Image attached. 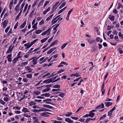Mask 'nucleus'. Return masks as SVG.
Returning a JSON list of instances; mask_svg holds the SVG:
<instances>
[{"label":"nucleus","mask_w":123,"mask_h":123,"mask_svg":"<svg viewBox=\"0 0 123 123\" xmlns=\"http://www.w3.org/2000/svg\"><path fill=\"white\" fill-rule=\"evenodd\" d=\"M41 56L36 58L37 57H33L32 58L29 59L28 60L29 61L32 60L30 63V64L31 65V67H33L34 66V65H36L37 63V62L38 59Z\"/></svg>","instance_id":"1"},{"label":"nucleus","mask_w":123,"mask_h":123,"mask_svg":"<svg viewBox=\"0 0 123 123\" xmlns=\"http://www.w3.org/2000/svg\"><path fill=\"white\" fill-rule=\"evenodd\" d=\"M25 5V3H23L22 4L20 8V11L19 13H18V15L15 18V19L16 20H18L20 17V16L21 15V13L22 12V11L23 10V7H24Z\"/></svg>","instance_id":"2"},{"label":"nucleus","mask_w":123,"mask_h":123,"mask_svg":"<svg viewBox=\"0 0 123 123\" xmlns=\"http://www.w3.org/2000/svg\"><path fill=\"white\" fill-rule=\"evenodd\" d=\"M35 43L33 41L32 42L30 43V42H28L27 43L25 44L24 46L26 47L25 48L28 49L30 48L33 44Z\"/></svg>","instance_id":"3"},{"label":"nucleus","mask_w":123,"mask_h":123,"mask_svg":"<svg viewBox=\"0 0 123 123\" xmlns=\"http://www.w3.org/2000/svg\"><path fill=\"white\" fill-rule=\"evenodd\" d=\"M52 99H51L47 98L46 99L43 100V101L44 102H45V104H49L52 105H54V104H53V103H51V102H51L52 101Z\"/></svg>","instance_id":"4"},{"label":"nucleus","mask_w":123,"mask_h":123,"mask_svg":"<svg viewBox=\"0 0 123 123\" xmlns=\"http://www.w3.org/2000/svg\"><path fill=\"white\" fill-rule=\"evenodd\" d=\"M8 21L7 20H5L2 23V27L4 28H5L8 24Z\"/></svg>","instance_id":"5"},{"label":"nucleus","mask_w":123,"mask_h":123,"mask_svg":"<svg viewBox=\"0 0 123 123\" xmlns=\"http://www.w3.org/2000/svg\"><path fill=\"white\" fill-rule=\"evenodd\" d=\"M12 45H11L10 46L8 49V50L6 52V54H8L9 53H10L12 52L14 46V45H13L12 47Z\"/></svg>","instance_id":"6"},{"label":"nucleus","mask_w":123,"mask_h":123,"mask_svg":"<svg viewBox=\"0 0 123 123\" xmlns=\"http://www.w3.org/2000/svg\"><path fill=\"white\" fill-rule=\"evenodd\" d=\"M25 69L26 71H28V73H30L33 70V69H32L29 66H26L25 67Z\"/></svg>","instance_id":"7"},{"label":"nucleus","mask_w":123,"mask_h":123,"mask_svg":"<svg viewBox=\"0 0 123 123\" xmlns=\"http://www.w3.org/2000/svg\"><path fill=\"white\" fill-rule=\"evenodd\" d=\"M59 2L58 1L56 2L53 6H52V9H53L54 10H56L57 8L59 6L58 5V4L59 3Z\"/></svg>","instance_id":"8"},{"label":"nucleus","mask_w":123,"mask_h":123,"mask_svg":"<svg viewBox=\"0 0 123 123\" xmlns=\"http://www.w3.org/2000/svg\"><path fill=\"white\" fill-rule=\"evenodd\" d=\"M43 107L46 108H48L50 109H53L54 107L52 106H50L49 105L44 104L43 105Z\"/></svg>","instance_id":"9"},{"label":"nucleus","mask_w":123,"mask_h":123,"mask_svg":"<svg viewBox=\"0 0 123 123\" xmlns=\"http://www.w3.org/2000/svg\"><path fill=\"white\" fill-rule=\"evenodd\" d=\"M104 107V105L103 103H101L100 105H98L97 106V107L95 109H102V108H103Z\"/></svg>","instance_id":"10"},{"label":"nucleus","mask_w":123,"mask_h":123,"mask_svg":"<svg viewBox=\"0 0 123 123\" xmlns=\"http://www.w3.org/2000/svg\"><path fill=\"white\" fill-rule=\"evenodd\" d=\"M104 104L105 106L107 107H109L112 104V102H105L104 103Z\"/></svg>","instance_id":"11"},{"label":"nucleus","mask_w":123,"mask_h":123,"mask_svg":"<svg viewBox=\"0 0 123 123\" xmlns=\"http://www.w3.org/2000/svg\"><path fill=\"white\" fill-rule=\"evenodd\" d=\"M56 48L55 47L54 48H52L50 49L47 52L48 54H49L52 53L54 50L56 49Z\"/></svg>","instance_id":"12"},{"label":"nucleus","mask_w":123,"mask_h":123,"mask_svg":"<svg viewBox=\"0 0 123 123\" xmlns=\"http://www.w3.org/2000/svg\"><path fill=\"white\" fill-rule=\"evenodd\" d=\"M12 56V54H11L9 55H8L6 57L7 59V61L9 62H10L12 60V58H11Z\"/></svg>","instance_id":"13"},{"label":"nucleus","mask_w":123,"mask_h":123,"mask_svg":"<svg viewBox=\"0 0 123 123\" xmlns=\"http://www.w3.org/2000/svg\"><path fill=\"white\" fill-rule=\"evenodd\" d=\"M80 76V75L79 74V73H76L75 74H72L70 75L71 77L73 76H76L77 77H78Z\"/></svg>","instance_id":"14"},{"label":"nucleus","mask_w":123,"mask_h":123,"mask_svg":"<svg viewBox=\"0 0 123 123\" xmlns=\"http://www.w3.org/2000/svg\"><path fill=\"white\" fill-rule=\"evenodd\" d=\"M65 121L68 123H72L73 122V121L71 120L69 118H67L65 119Z\"/></svg>","instance_id":"15"},{"label":"nucleus","mask_w":123,"mask_h":123,"mask_svg":"<svg viewBox=\"0 0 123 123\" xmlns=\"http://www.w3.org/2000/svg\"><path fill=\"white\" fill-rule=\"evenodd\" d=\"M111 21H114L115 19V17L113 15L112 16L111 15H109L108 18Z\"/></svg>","instance_id":"16"},{"label":"nucleus","mask_w":123,"mask_h":123,"mask_svg":"<svg viewBox=\"0 0 123 123\" xmlns=\"http://www.w3.org/2000/svg\"><path fill=\"white\" fill-rule=\"evenodd\" d=\"M41 115L42 116L46 117H49V115H48L47 113H46V112L42 113L41 114Z\"/></svg>","instance_id":"17"},{"label":"nucleus","mask_w":123,"mask_h":123,"mask_svg":"<svg viewBox=\"0 0 123 123\" xmlns=\"http://www.w3.org/2000/svg\"><path fill=\"white\" fill-rule=\"evenodd\" d=\"M51 82L52 81L50 79L44 80V81H43V83H46L47 84H48Z\"/></svg>","instance_id":"18"},{"label":"nucleus","mask_w":123,"mask_h":123,"mask_svg":"<svg viewBox=\"0 0 123 123\" xmlns=\"http://www.w3.org/2000/svg\"><path fill=\"white\" fill-rule=\"evenodd\" d=\"M60 17L59 18L57 19H54L53 18L52 21V25H53L57 22L58 20L60 18Z\"/></svg>","instance_id":"19"},{"label":"nucleus","mask_w":123,"mask_h":123,"mask_svg":"<svg viewBox=\"0 0 123 123\" xmlns=\"http://www.w3.org/2000/svg\"><path fill=\"white\" fill-rule=\"evenodd\" d=\"M22 111L25 113L30 112V111L28 110L27 108L25 107L23 108Z\"/></svg>","instance_id":"20"},{"label":"nucleus","mask_w":123,"mask_h":123,"mask_svg":"<svg viewBox=\"0 0 123 123\" xmlns=\"http://www.w3.org/2000/svg\"><path fill=\"white\" fill-rule=\"evenodd\" d=\"M37 22L35 23L32 26V28L33 29V30L34 31L35 30H36L37 29Z\"/></svg>","instance_id":"21"},{"label":"nucleus","mask_w":123,"mask_h":123,"mask_svg":"<svg viewBox=\"0 0 123 123\" xmlns=\"http://www.w3.org/2000/svg\"><path fill=\"white\" fill-rule=\"evenodd\" d=\"M42 96H45L46 97H49L50 96V93H45L41 95Z\"/></svg>","instance_id":"22"},{"label":"nucleus","mask_w":123,"mask_h":123,"mask_svg":"<svg viewBox=\"0 0 123 123\" xmlns=\"http://www.w3.org/2000/svg\"><path fill=\"white\" fill-rule=\"evenodd\" d=\"M58 41L57 40H55L51 44V46H52L54 45H56L58 43Z\"/></svg>","instance_id":"23"},{"label":"nucleus","mask_w":123,"mask_h":123,"mask_svg":"<svg viewBox=\"0 0 123 123\" xmlns=\"http://www.w3.org/2000/svg\"><path fill=\"white\" fill-rule=\"evenodd\" d=\"M51 9V7H49L47 9H46L43 12V14L44 15H45L46 13L49 11Z\"/></svg>","instance_id":"24"},{"label":"nucleus","mask_w":123,"mask_h":123,"mask_svg":"<svg viewBox=\"0 0 123 123\" xmlns=\"http://www.w3.org/2000/svg\"><path fill=\"white\" fill-rule=\"evenodd\" d=\"M26 23V21H25L20 26V28L21 29L23 28L25 26Z\"/></svg>","instance_id":"25"},{"label":"nucleus","mask_w":123,"mask_h":123,"mask_svg":"<svg viewBox=\"0 0 123 123\" xmlns=\"http://www.w3.org/2000/svg\"><path fill=\"white\" fill-rule=\"evenodd\" d=\"M28 64V62L26 61L22 63L21 66L22 67L25 66L27 65Z\"/></svg>","instance_id":"26"},{"label":"nucleus","mask_w":123,"mask_h":123,"mask_svg":"<svg viewBox=\"0 0 123 123\" xmlns=\"http://www.w3.org/2000/svg\"><path fill=\"white\" fill-rule=\"evenodd\" d=\"M89 117H91L92 118L94 116L95 114L90 111L89 112Z\"/></svg>","instance_id":"27"},{"label":"nucleus","mask_w":123,"mask_h":123,"mask_svg":"<svg viewBox=\"0 0 123 123\" xmlns=\"http://www.w3.org/2000/svg\"><path fill=\"white\" fill-rule=\"evenodd\" d=\"M49 38V37H47L46 38H44L43 39L41 40V41L42 43H43L46 42V41Z\"/></svg>","instance_id":"28"},{"label":"nucleus","mask_w":123,"mask_h":123,"mask_svg":"<svg viewBox=\"0 0 123 123\" xmlns=\"http://www.w3.org/2000/svg\"><path fill=\"white\" fill-rule=\"evenodd\" d=\"M35 102H34V101H31L29 103V105L30 106H31L32 105H35L36 104Z\"/></svg>","instance_id":"29"},{"label":"nucleus","mask_w":123,"mask_h":123,"mask_svg":"<svg viewBox=\"0 0 123 123\" xmlns=\"http://www.w3.org/2000/svg\"><path fill=\"white\" fill-rule=\"evenodd\" d=\"M51 30V29L50 28L45 31L47 35H49L50 34Z\"/></svg>","instance_id":"30"},{"label":"nucleus","mask_w":123,"mask_h":123,"mask_svg":"<svg viewBox=\"0 0 123 123\" xmlns=\"http://www.w3.org/2000/svg\"><path fill=\"white\" fill-rule=\"evenodd\" d=\"M87 41L90 44H91L94 42V40L92 39H91L89 38L87 39Z\"/></svg>","instance_id":"31"},{"label":"nucleus","mask_w":123,"mask_h":123,"mask_svg":"<svg viewBox=\"0 0 123 123\" xmlns=\"http://www.w3.org/2000/svg\"><path fill=\"white\" fill-rule=\"evenodd\" d=\"M50 88H48V89L45 88L43 89L42 91V92L44 93L45 92H47L48 91H50Z\"/></svg>","instance_id":"32"},{"label":"nucleus","mask_w":123,"mask_h":123,"mask_svg":"<svg viewBox=\"0 0 123 123\" xmlns=\"http://www.w3.org/2000/svg\"><path fill=\"white\" fill-rule=\"evenodd\" d=\"M26 75L27 78L29 79L32 78V74H27Z\"/></svg>","instance_id":"33"},{"label":"nucleus","mask_w":123,"mask_h":123,"mask_svg":"<svg viewBox=\"0 0 123 123\" xmlns=\"http://www.w3.org/2000/svg\"><path fill=\"white\" fill-rule=\"evenodd\" d=\"M66 3L65 2H64L59 7V9H61L62 8V7L66 5Z\"/></svg>","instance_id":"34"},{"label":"nucleus","mask_w":123,"mask_h":123,"mask_svg":"<svg viewBox=\"0 0 123 123\" xmlns=\"http://www.w3.org/2000/svg\"><path fill=\"white\" fill-rule=\"evenodd\" d=\"M28 4H26L24 7V9L23 10V12L24 13L26 11L28 7Z\"/></svg>","instance_id":"35"},{"label":"nucleus","mask_w":123,"mask_h":123,"mask_svg":"<svg viewBox=\"0 0 123 123\" xmlns=\"http://www.w3.org/2000/svg\"><path fill=\"white\" fill-rule=\"evenodd\" d=\"M35 11V9H33L31 12L30 13V15H29V17H30L32 18V16L33 15V13Z\"/></svg>","instance_id":"36"},{"label":"nucleus","mask_w":123,"mask_h":123,"mask_svg":"<svg viewBox=\"0 0 123 123\" xmlns=\"http://www.w3.org/2000/svg\"><path fill=\"white\" fill-rule=\"evenodd\" d=\"M42 31L41 30H37L35 31V33L37 34H38L40 33Z\"/></svg>","instance_id":"37"},{"label":"nucleus","mask_w":123,"mask_h":123,"mask_svg":"<svg viewBox=\"0 0 123 123\" xmlns=\"http://www.w3.org/2000/svg\"><path fill=\"white\" fill-rule=\"evenodd\" d=\"M54 14L51 15L49 17L47 18L46 19V21H48L53 16Z\"/></svg>","instance_id":"38"},{"label":"nucleus","mask_w":123,"mask_h":123,"mask_svg":"<svg viewBox=\"0 0 123 123\" xmlns=\"http://www.w3.org/2000/svg\"><path fill=\"white\" fill-rule=\"evenodd\" d=\"M18 61V59H17L16 58H14L13 60L12 61V62L14 64H15L16 62L17 61Z\"/></svg>","instance_id":"39"},{"label":"nucleus","mask_w":123,"mask_h":123,"mask_svg":"<svg viewBox=\"0 0 123 123\" xmlns=\"http://www.w3.org/2000/svg\"><path fill=\"white\" fill-rule=\"evenodd\" d=\"M58 95L62 97L63 98V97L64 95V93H62V92H61Z\"/></svg>","instance_id":"40"},{"label":"nucleus","mask_w":123,"mask_h":123,"mask_svg":"<svg viewBox=\"0 0 123 123\" xmlns=\"http://www.w3.org/2000/svg\"><path fill=\"white\" fill-rule=\"evenodd\" d=\"M118 6L117 8V9H119L120 8L122 7V4H121L120 3H118Z\"/></svg>","instance_id":"41"},{"label":"nucleus","mask_w":123,"mask_h":123,"mask_svg":"<svg viewBox=\"0 0 123 123\" xmlns=\"http://www.w3.org/2000/svg\"><path fill=\"white\" fill-rule=\"evenodd\" d=\"M89 64H90L92 63V66L90 68V69H89V71H91L93 69V68L94 67L93 65V64L92 63V62H89Z\"/></svg>","instance_id":"42"},{"label":"nucleus","mask_w":123,"mask_h":123,"mask_svg":"<svg viewBox=\"0 0 123 123\" xmlns=\"http://www.w3.org/2000/svg\"><path fill=\"white\" fill-rule=\"evenodd\" d=\"M19 6H18V5H17L15 8V10L18 11L19 10Z\"/></svg>","instance_id":"43"},{"label":"nucleus","mask_w":123,"mask_h":123,"mask_svg":"<svg viewBox=\"0 0 123 123\" xmlns=\"http://www.w3.org/2000/svg\"><path fill=\"white\" fill-rule=\"evenodd\" d=\"M34 93L35 94V95H39L41 94V92L40 91H37L35 92H34Z\"/></svg>","instance_id":"44"},{"label":"nucleus","mask_w":123,"mask_h":123,"mask_svg":"<svg viewBox=\"0 0 123 123\" xmlns=\"http://www.w3.org/2000/svg\"><path fill=\"white\" fill-rule=\"evenodd\" d=\"M10 26H8L7 27L6 29L5 30V32L6 33H7L8 31L10 29Z\"/></svg>","instance_id":"45"},{"label":"nucleus","mask_w":123,"mask_h":123,"mask_svg":"<svg viewBox=\"0 0 123 123\" xmlns=\"http://www.w3.org/2000/svg\"><path fill=\"white\" fill-rule=\"evenodd\" d=\"M44 0H42L39 3L38 5V7H39V6H40L41 5H42V4L43 3Z\"/></svg>","instance_id":"46"},{"label":"nucleus","mask_w":123,"mask_h":123,"mask_svg":"<svg viewBox=\"0 0 123 123\" xmlns=\"http://www.w3.org/2000/svg\"><path fill=\"white\" fill-rule=\"evenodd\" d=\"M49 0L46 1L44 4L43 5V7H45L49 3Z\"/></svg>","instance_id":"47"},{"label":"nucleus","mask_w":123,"mask_h":123,"mask_svg":"<svg viewBox=\"0 0 123 123\" xmlns=\"http://www.w3.org/2000/svg\"><path fill=\"white\" fill-rule=\"evenodd\" d=\"M13 109H15V110H20V108L17 106H16V107H13Z\"/></svg>","instance_id":"48"},{"label":"nucleus","mask_w":123,"mask_h":123,"mask_svg":"<svg viewBox=\"0 0 123 123\" xmlns=\"http://www.w3.org/2000/svg\"><path fill=\"white\" fill-rule=\"evenodd\" d=\"M68 43H66L63 44L61 46V48L62 49H63L68 44Z\"/></svg>","instance_id":"49"},{"label":"nucleus","mask_w":123,"mask_h":123,"mask_svg":"<svg viewBox=\"0 0 123 123\" xmlns=\"http://www.w3.org/2000/svg\"><path fill=\"white\" fill-rule=\"evenodd\" d=\"M47 109H45L44 108H42L40 109L41 112L47 111Z\"/></svg>","instance_id":"50"},{"label":"nucleus","mask_w":123,"mask_h":123,"mask_svg":"<svg viewBox=\"0 0 123 123\" xmlns=\"http://www.w3.org/2000/svg\"><path fill=\"white\" fill-rule=\"evenodd\" d=\"M112 111H111V110L110 111H109L108 112V116L111 117L112 115Z\"/></svg>","instance_id":"51"},{"label":"nucleus","mask_w":123,"mask_h":123,"mask_svg":"<svg viewBox=\"0 0 123 123\" xmlns=\"http://www.w3.org/2000/svg\"><path fill=\"white\" fill-rule=\"evenodd\" d=\"M28 81V79L26 78H23L22 80V81H23L25 83H27Z\"/></svg>","instance_id":"52"},{"label":"nucleus","mask_w":123,"mask_h":123,"mask_svg":"<svg viewBox=\"0 0 123 123\" xmlns=\"http://www.w3.org/2000/svg\"><path fill=\"white\" fill-rule=\"evenodd\" d=\"M72 112H68L65 115V116L66 117H69L70 115H71L72 114Z\"/></svg>","instance_id":"53"},{"label":"nucleus","mask_w":123,"mask_h":123,"mask_svg":"<svg viewBox=\"0 0 123 123\" xmlns=\"http://www.w3.org/2000/svg\"><path fill=\"white\" fill-rule=\"evenodd\" d=\"M101 90L102 91V95H101L102 96L105 93V90L104 88H103V89H101Z\"/></svg>","instance_id":"54"},{"label":"nucleus","mask_w":123,"mask_h":123,"mask_svg":"<svg viewBox=\"0 0 123 123\" xmlns=\"http://www.w3.org/2000/svg\"><path fill=\"white\" fill-rule=\"evenodd\" d=\"M5 9H4L3 10V11H2V12L1 13V15H0V17L1 18L3 15H4V13H5Z\"/></svg>","instance_id":"55"},{"label":"nucleus","mask_w":123,"mask_h":123,"mask_svg":"<svg viewBox=\"0 0 123 123\" xmlns=\"http://www.w3.org/2000/svg\"><path fill=\"white\" fill-rule=\"evenodd\" d=\"M0 103L2 105H4L6 103L3 100L0 99Z\"/></svg>","instance_id":"56"},{"label":"nucleus","mask_w":123,"mask_h":123,"mask_svg":"<svg viewBox=\"0 0 123 123\" xmlns=\"http://www.w3.org/2000/svg\"><path fill=\"white\" fill-rule=\"evenodd\" d=\"M38 3V2H37V1H35L34 3H33V4L32 6V7L33 8Z\"/></svg>","instance_id":"57"},{"label":"nucleus","mask_w":123,"mask_h":123,"mask_svg":"<svg viewBox=\"0 0 123 123\" xmlns=\"http://www.w3.org/2000/svg\"><path fill=\"white\" fill-rule=\"evenodd\" d=\"M60 64H63L65 65L66 66H67L68 65V64L66 62L63 61H62L61 62Z\"/></svg>","instance_id":"58"},{"label":"nucleus","mask_w":123,"mask_h":123,"mask_svg":"<svg viewBox=\"0 0 123 123\" xmlns=\"http://www.w3.org/2000/svg\"><path fill=\"white\" fill-rule=\"evenodd\" d=\"M58 76H56L55 77H53L51 78L50 79L51 81L52 82V81H54V80L56 79V78Z\"/></svg>","instance_id":"59"},{"label":"nucleus","mask_w":123,"mask_h":123,"mask_svg":"<svg viewBox=\"0 0 123 123\" xmlns=\"http://www.w3.org/2000/svg\"><path fill=\"white\" fill-rule=\"evenodd\" d=\"M108 74V73L107 72L106 73V75H105V76H104V80L105 81L106 80V78L107 77Z\"/></svg>","instance_id":"60"},{"label":"nucleus","mask_w":123,"mask_h":123,"mask_svg":"<svg viewBox=\"0 0 123 123\" xmlns=\"http://www.w3.org/2000/svg\"><path fill=\"white\" fill-rule=\"evenodd\" d=\"M53 87L54 88H60V86L58 85H55V86H53Z\"/></svg>","instance_id":"61"},{"label":"nucleus","mask_w":123,"mask_h":123,"mask_svg":"<svg viewBox=\"0 0 123 123\" xmlns=\"http://www.w3.org/2000/svg\"><path fill=\"white\" fill-rule=\"evenodd\" d=\"M9 98L7 97H4L3 98V100L6 102H7L8 101Z\"/></svg>","instance_id":"62"},{"label":"nucleus","mask_w":123,"mask_h":123,"mask_svg":"<svg viewBox=\"0 0 123 123\" xmlns=\"http://www.w3.org/2000/svg\"><path fill=\"white\" fill-rule=\"evenodd\" d=\"M112 33L114 35H117L118 33V32L116 30H114L112 32Z\"/></svg>","instance_id":"63"},{"label":"nucleus","mask_w":123,"mask_h":123,"mask_svg":"<svg viewBox=\"0 0 123 123\" xmlns=\"http://www.w3.org/2000/svg\"><path fill=\"white\" fill-rule=\"evenodd\" d=\"M118 36L121 37L122 38H123V35L121 32H119L118 33Z\"/></svg>","instance_id":"64"}]
</instances>
